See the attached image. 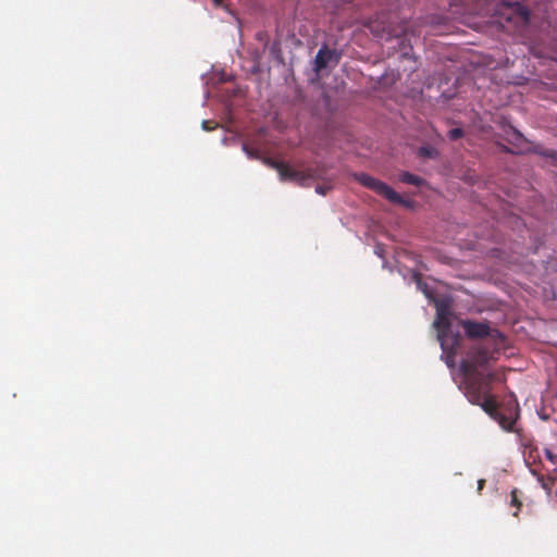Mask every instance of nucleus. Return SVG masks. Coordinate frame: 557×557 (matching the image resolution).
Listing matches in <instances>:
<instances>
[{
    "label": "nucleus",
    "mask_w": 557,
    "mask_h": 557,
    "mask_svg": "<svg viewBox=\"0 0 557 557\" xmlns=\"http://www.w3.org/2000/svg\"><path fill=\"white\" fill-rule=\"evenodd\" d=\"M263 162L278 172L281 181H292L304 187L310 186L313 182L321 181L322 184L315 186L318 195L325 196L333 188V177L322 165L295 170L270 159H263Z\"/></svg>",
    "instance_id": "f257e3e1"
},
{
    "label": "nucleus",
    "mask_w": 557,
    "mask_h": 557,
    "mask_svg": "<svg viewBox=\"0 0 557 557\" xmlns=\"http://www.w3.org/2000/svg\"><path fill=\"white\" fill-rule=\"evenodd\" d=\"M409 284L413 283L416 288L435 305L436 313H449L453 298L446 287L435 281H423L418 272H410Z\"/></svg>",
    "instance_id": "f03ea898"
},
{
    "label": "nucleus",
    "mask_w": 557,
    "mask_h": 557,
    "mask_svg": "<svg viewBox=\"0 0 557 557\" xmlns=\"http://www.w3.org/2000/svg\"><path fill=\"white\" fill-rule=\"evenodd\" d=\"M465 394L471 404L481 401L482 398L492 394V382L502 380L495 372L483 374L478 371V369H471L470 372L465 373Z\"/></svg>",
    "instance_id": "7ed1b4c3"
},
{
    "label": "nucleus",
    "mask_w": 557,
    "mask_h": 557,
    "mask_svg": "<svg viewBox=\"0 0 557 557\" xmlns=\"http://www.w3.org/2000/svg\"><path fill=\"white\" fill-rule=\"evenodd\" d=\"M466 335L470 338H483L495 343V349L506 347V336L496 329H491L486 322L471 320L461 321Z\"/></svg>",
    "instance_id": "20e7f679"
},
{
    "label": "nucleus",
    "mask_w": 557,
    "mask_h": 557,
    "mask_svg": "<svg viewBox=\"0 0 557 557\" xmlns=\"http://www.w3.org/2000/svg\"><path fill=\"white\" fill-rule=\"evenodd\" d=\"M504 347L495 349V343L483 341V343L473 347L470 352V360L462 362L461 370L463 373L470 372L471 369L486 366L491 360L495 359L497 354Z\"/></svg>",
    "instance_id": "39448f33"
},
{
    "label": "nucleus",
    "mask_w": 557,
    "mask_h": 557,
    "mask_svg": "<svg viewBox=\"0 0 557 557\" xmlns=\"http://www.w3.org/2000/svg\"><path fill=\"white\" fill-rule=\"evenodd\" d=\"M356 180L364 187L374 190L393 203H398L406 207L410 206L409 200L404 199L397 191H395L392 187L380 180H376L366 173L356 174Z\"/></svg>",
    "instance_id": "423d86ee"
},
{
    "label": "nucleus",
    "mask_w": 557,
    "mask_h": 557,
    "mask_svg": "<svg viewBox=\"0 0 557 557\" xmlns=\"http://www.w3.org/2000/svg\"><path fill=\"white\" fill-rule=\"evenodd\" d=\"M451 318H458V315H436L434 321V327L437 331V338L444 350H449L459 345L460 335L458 332L453 330Z\"/></svg>",
    "instance_id": "0eeeda50"
},
{
    "label": "nucleus",
    "mask_w": 557,
    "mask_h": 557,
    "mask_svg": "<svg viewBox=\"0 0 557 557\" xmlns=\"http://www.w3.org/2000/svg\"><path fill=\"white\" fill-rule=\"evenodd\" d=\"M341 59V53L336 50H330L326 46H323L315 54L313 61V71L320 73L323 69L329 65H337Z\"/></svg>",
    "instance_id": "6e6552de"
},
{
    "label": "nucleus",
    "mask_w": 557,
    "mask_h": 557,
    "mask_svg": "<svg viewBox=\"0 0 557 557\" xmlns=\"http://www.w3.org/2000/svg\"><path fill=\"white\" fill-rule=\"evenodd\" d=\"M473 405L480 406L493 419L497 417L499 411L497 401L492 394L482 398L481 401L474 403Z\"/></svg>",
    "instance_id": "1a4fd4ad"
},
{
    "label": "nucleus",
    "mask_w": 557,
    "mask_h": 557,
    "mask_svg": "<svg viewBox=\"0 0 557 557\" xmlns=\"http://www.w3.org/2000/svg\"><path fill=\"white\" fill-rule=\"evenodd\" d=\"M517 419V412L510 411L506 413L498 411L497 417L494 418L505 431H513V425Z\"/></svg>",
    "instance_id": "9d476101"
},
{
    "label": "nucleus",
    "mask_w": 557,
    "mask_h": 557,
    "mask_svg": "<svg viewBox=\"0 0 557 557\" xmlns=\"http://www.w3.org/2000/svg\"><path fill=\"white\" fill-rule=\"evenodd\" d=\"M398 178L400 182H403L405 184L414 185V186H420L424 183L423 178H421L418 175L411 174L409 172L400 173Z\"/></svg>",
    "instance_id": "9b49d317"
},
{
    "label": "nucleus",
    "mask_w": 557,
    "mask_h": 557,
    "mask_svg": "<svg viewBox=\"0 0 557 557\" xmlns=\"http://www.w3.org/2000/svg\"><path fill=\"white\" fill-rule=\"evenodd\" d=\"M521 492L517 488H513L510 493V506L516 508V511L513 512L515 517H518V512L521 509L522 502L520 499Z\"/></svg>",
    "instance_id": "f8f14e48"
},
{
    "label": "nucleus",
    "mask_w": 557,
    "mask_h": 557,
    "mask_svg": "<svg viewBox=\"0 0 557 557\" xmlns=\"http://www.w3.org/2000/svg\"><path fill=\"white\" fill-rule=\"evenodd\" d=\"M419 156L422 158L435 159L438 151L432 146H422L419 148Z\"/></svg>",
    "instance_id": "ddd939ff"
},
{
    "label": "nucleus",
    "mask_w": 557,
    "mask_h": 557,
    "mask_svg": "<svg viewBox=\"0 0 557 557\" xmlns=\"http://www.w3.org/2000/svg\"><path fill=\"white\" fill-rule=\"evenodd\" d=\"M242 149L249 159H260V151L258 149L250 147L248 144L244 143L242 145Z\"/></svg>",
    "instance_id": "4468645a"
},
{
    "label": "nucleus",
    "mask_w": 557,
    "mask_h": 557,
    "mask_svg": "<svg viewBox=\"0 0 557 557\" xmlns=\"http://www.w3.org/2000/svg\"><path fill=\"white\" fill-rule=\"evenodd\" d=\"M532 150L534 153L546 157V158L554 159L556 157V151L550 150V149H545L541 145H535Z\"/></svg>",
    "instance_id": "2eb2a0df"
},
{
    "label": "nucleus",
    "mask_w": 557,
    "mask_h": 557,
    "mask_svg": "<svg viewBox=\"0 0 557 557\" xmlns=\"http://www.w3.org/2000/svg\"><path fill=\"white\" fill-rule=\"evenodd\" d=\"M515 7L522 21L527 22L529 20V10L525 7L520 5L519 3H515Z\"/></svg>",
    "instance_id": "dca6fc26"
},
{
    "label": "nucleus",
    "mask_w": 557,
    "mask_h": 557,
    "mask_svg": "<svg viewBox=\"0 0 557 557\" xmlns=\"http://www.w3.org/2000/svg\"><path fill=\"white\" fill-rule=\"evenodd\" d=\"M463 135V132L461 128H451L449 132H448V137L450 140H457L459 139L461 136Z\"/></svg>",
    "instance_id": "f3484780"
},
{
    "label": "nucleus",
    "mask_w": 557,
    "mask_h": 557,
    "mask_svg": "<svg viewBox=\"0 0 557 557\" xmlns=\"http://www.w3.org/2000/svg\"><path fill=\"white\" fill-rule=\"evenodd\" d=\"M545 456L552 462L554 469L557 470V455L554 454L550 449H545Z\"/></svg>",
    "instance_id": "a211bd4d"
},
{
    "label": "nucleus",
    "mask_w": 557,
    "mask_h": 557,
    "mask_svg": "<svg viewBox=\"0 0 557 557\" xmlns=\"http://www.w3.org/2000/svg\"><path fill=\"white\" fill-rule=\"evenodd\" d=\"M214 7L216 8H223L225 11H227L230 14H233L232 11L223 3V0H211Z\"/></svg>",
    "instance_id": "6ab92c4d"
},
{
    "label": "nucleus",
    "mask_w": 557,
    "mask_h": 557,
    "mask_svg": "<svg viewBox=\"0 0 557 557\" xmlns=\"http://www.w3.org/2000/svg\"><path fill=\"white\" fill-rule=\"evenodd\" d=\"M201 126H202V129H203V131H207V132H208V131L213 129L216 125H214V126H210V122H209V121H202Z\"/></svg>",
    "instance_id": "aec40b11"
},
{
    "label": "nucleus",
    "mask_w": 557,
    "mask_h": 557,
    "mask_svg": "<svg viewBox=\"0 0 557 557\" xmlns=\"http://www.w3.org/2000/svg\"><path fill=\"white\" fill-rule=\"evenodd\" d=\"M485 484V480L481 479L478 481V490L481 491Z\"/></svg>",
    "instance_id": "412c9836"
}]
</instances>
